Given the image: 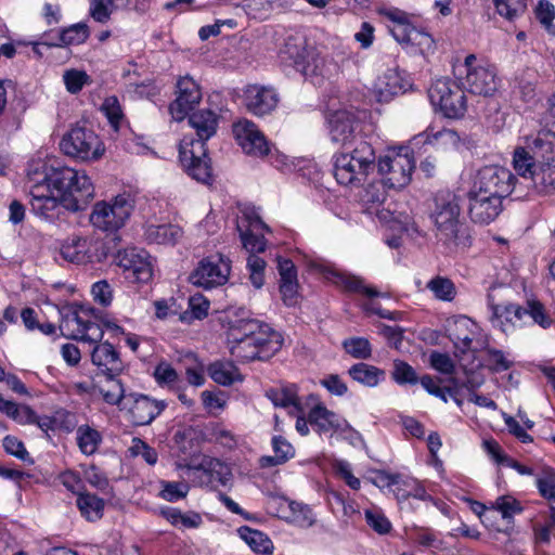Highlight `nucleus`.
I'll return each instance as SVG.
<instances>
[{
  "instance_id": "6",
  "label": "nucleus",
  "mask_w": 555,
  "mask_h": 555,
  "mask_svg": "<svg viewBox=\"0 0 555 555\" xmlns=\"http://www.w3.org/2000/svg\"><path fill=\"white\" fill-rule=\"evenodd\" d=\"M133 208L134 201L130 194H118L112 202L95 203L90 215V222L101 231L113 233L125 225Z\"/></svg>"
},
{
  "instance_id": "40",
  "label": "nucleus",
  "mask_w": 555,
  "mask_h": 555,
  "mask_svg": "<svg viewBox=\"0 0 555 555\" xmlns=\"http://www.w3.org/2000/svg\"><path fill=\"white\" fill-rule=\"evenodd\" d=\"M267 397L275 406H294L296 410H299V399L297 396V387L295 385L271 388L267 391Z\"/></svg>"
},
{
  "instance_id": "12",
  "label": "nucleus",
  "mask_w": 555,
  "mask_h": 555,
  "mask_svg": "<svg viewBox=\"0 0 555 555\" xmlns=\"http://www.w3.org/2000/svg\"><path fill=\"white\" fill-rule=\"evenodd\" d=\"M414 168V158L408 153L386 155L377 162V171L384 177V184L391 189H401L409 184Z\"/></svg>"
},
{
  "instance_id": "57",
  "label": "nucleus",
  "mask_w": 555,
  "mask_h": 555,
  "mask_svg": "<svg viewBox=\"0 0 555 555\" xmlns=\"http://www.w3.org/2000/svg\"><path fill=\"white\" fill-rule=\"evenodd\" d=\"M63 80L66 90L69 93L76 94L89 82L90 77L82 70L69 69L64 73Z\"/></svg>"
},
{
  "instance_id": "16",
  "label": "nucleus",
  "mask_w": 555,
  "mask_h": 555,
  "mask_svg": "<svg viewBox=\"0 0 555 555\" xmlns=\"http://www.w3.org/2000/svg\"><path fill=\"white\" fill-rule=\"evenodd\" d=\"M280 102L276 90L270 86L248 85L243 90V104L247 112L263 117L270 115Z\"/></svg>"
},
{
  "instance_id": "64",
  "label": "nucleus",
  "mask_w": 555,
  "mask_h": 555,
  "mask_svg": "<svg viewBox=\"0 0 555 555\" xmlns=\"http://www.w3.org/2000/svg\"><path fill=\"white\" fill-rule=\"evenodd\" d=\"M366 524L379 534L388 533L391 529L390 521L379 512L365 511Z\"/></svg>"
},
{
  "instance_id": "13",
  "label": "nucleus",
  "mask_w": 555,
  "mask_h": 555,
  "mask_svg": "<svg viewBox=\"0 0 555 555\" xmlns=\"http://www.w3.org/2000/svg\"><path fill=\"white\" fill-rule=\"evenodd\" d=\"M60 328L64 336L90 344L99 343L104 336L100 324L92 321L87 313L70 311L61 322Z\"/></svg>"
},
{
  "instance_id": "28",
  "label": "nucleus",
  "mask_w": 555,
  "mask_h": 555,
  "mask_svg": "<svg viewBox=\"0 0 555 555\" xmlns=\"http://www.w3.org/2000/svg\"><path fill=\"white\" fill-rule=\"evenodd\" d=\"M183 231L177 224H147L144 229V238L150 244H176Z\"/></svg>"
},
{
  "instance_id": "41",
  "label": "nucleus",
  "mask_w": 555,
  "mask_h": 555,
  "mask_svg": "<svg viewBox=\"0 0 555 555\" xmlns=\"http://www.w3.org/2000/svg\"><path fill=\"white\" fill-rule=\"evenodd\" d=\"M535 155L527 147H516L513 154L514 169L524 178H531V173L538 167L534 162Z\"/></svg>"
},
{
  "instance_id": "15",
  "label": "nucleus",
  "mask_w": 555,
  "mask_h": 555,
  "mask_svg": "<svg viewBox=\"0 0 555 555\" xmlns=\"http://www.w3.org/2000/svg\"><path fill=\"white\" fill-rule=\"evenodd\" d=\"M479 333L480 328L477 323L465 315L453 317L446 322V334L454 345L456 357L468 351H476L473 341Z\"/></svg>"
},
{
  "instance_id": "14",
  "label": "nucleus",
  "mask_w": 555,
  "mask_h": 555,
  "mask_svg": "<svg viewBox=\"0 0 555 555\" xmlns=\"http://www.w3.org/2000/svg\"><path fill=\"white\" fill-rule=\"evenodd\" d=\"M115 261L124 270L126 279L138 283H147L152 280L153 259L145 250L131 248L118 251Z\"/></svg>"
},
{
  "instance_id": "32",
  "label": "nucleus",
  "mask_w": 555,
  "mask_h": 555,
  "mask_svg": "<svg viewBox=\"0 0 555 555\" xmlns=\"http://www.w3.org/2000/svg\"><path fill=\"white\" fill-rule=\"evenodd\" d=\"M210 378L222 386H231L235 382L243 380L240 370L231 360L210 363Z\"/></svg>"
},
{
  "instance_id": "33",
  "label": "nucleus",
  "mask_w": 555,
  "mask_h": 555,
  "mask_svg": "<svg viewBox=\"0 0 555 555\" xmlns=\"http://www.w3.org/2000/svg\"><path fill=\"white\" fill-rule=\"evenodd\" d=\"M346 153L367 176L377 168L375 151L371 143L364 140L358 141L356 146Z\"/></svg>"
},
{
  "instance_id": "39",
  "label": "nucleus",
  "mask_w": 555,
  "mask_h": 555,
  "mask_svg": "<svg viewBox=\"0 0 555 555\" xmlns=\"http://www.w3.org/2000/svg\"><path fill=\"white\" fill-rule=\"evenodd\" d=\"M77 507L88 520H98L103 516L104 501L94 494L83 492L77 498Z\"/></svg>"
},
{
  "instance_id": "49",
  "label": "nucleus",
  "mask_w": 555,
  "mask_h": 555,
  "mask_svg": "<svg viewBox=\"0 0 555 555\" xmlns=\"http://www.w3.org/2000/svg\"><path fill=\"white\" fill-rule=\"evenodd\" d=\"M160 491L158 496L168 502H177L184 499L189 493V485L183 481H159Z\"/></svg>"
},
{
  "instance_id": "8",
  "label": "nucleus",
  "mask_w": 555,
  "mask_h": 555,
  "mask_svg": "<svg viewBox=\"0 0 555 555\" xmlns=\"http://www.w3.org/2000/svg\"><path fill=\"white\" fill-rule=\"evenodd\" d=\"M515 180V176L505 167L485 166L476 172L469 191L504 199L512 193Z\"/></svg>"
},
{
  "instance_id": "54",
  "label": "nucleus",
  "mask_w": 555,
  "mask_h": 555,
  "mask_svg": "<svg viewBox=\"0 0 555 555\" xmlns=\"http://www.w3.org/2000/svg\"><path fill=\"white\" fill-rule=\"evenodd\" d=\"M249 280L255 288H261L264 284L266 261L257 255H249L247 258Z\"/></svg>"
},
{
  "instance_id": "51",
  "label": "nucleus",
  "mask_w": 555,
  "mask_h": 555,
  "mask_svg": "<svg viewBox=\"0 0 555 555\" xmlns=\"http://www.w3.org/2000/svg\"><path fill=\"white\" fill-rule=\"evenodd\" d=\"M486 365L491 372L499 373L509 370L513 361L500 349L486 348Z\"/></svg>"
},
{
  "instance_id": "52",
  "label": "nucleus",
  "mask_w": 555,
  "mask_h": 555,
  "mask_svg": "<svg viewBox=\"0 0 555 555\" xmlns=\"http://www.w3.org/2000/svg\"><path fill=\"white\" fill-rule=\"evenodd\" d=\"M535 18L544 26L550 35H555V26L552 24L555 17V8L547 0H540L535 10Z\"/></svg>"
},
{
  "instance_id": "7",
  "label": "nucleus",
  "mask_w": 555,
  "mask_h": 555,
  "mask_svg": "<svg viewBox=\"0 0 555 555\" xmlns=\"http://www.w3.org/2000/svg\"><path fill=\"white\" fill-rule=\"evenodd\" d=\"M282 61H289L304 75H327L325 60L315 48L308 44L306 37H287L280 50Z\"/></svg>"
},
{
  "instance_id": "56",
  "label": "nucleus",
  "mask_w": 555,
  "mask_h": 555,
  "mask_svg": "<svg viewBox=\"0 0 555 555\" xmlns=\"http://www.w3.org/2000/svg\"><path fill=\"white\" fill-rule=\"evenodd\" d=\"M102 111L107 117L109 124L115 130H117L124 119L122 109L118 99L116 96L106 98L102 104Z\"/></svg>"
},
{
  "instance_id": "17",
  "label": "nucleus",
  "mask_w": 555,
  "mask_h": 555,
  "mask_svg": "<svg viewBox=\"0 0 555 555\" xmlns=\"http://www.w3.org/2000/svg\"><path fill=\"white\" fill-rule=\"evenodd\" d=\"M201 100L202 92L196 81L189 76L180 78L177 82V98L169 105L172 119L182 121Z\"/></svg>"
},
{
  "instance_id": "62",
  "label": "nucleus",
  "mask_w": 555,
  "mask_h": 555,
  "mask_svg": "<svg viewBox=\"0 0 555 555\" xmlns=\"http://www.w3.org/2000/svg\"><path fill=\"white\" fill-rule=\"evenodd\" d=\"M527 315L543 328L550 327L552 320L546 315L543 305L540 301L530 300L526 307Z\"/></svg>"
},
{
  "instance_id": "1",
  "label": "nucleus",
  "mask_w": 555,
  "mask_h": 555,
  "mask_svg": "<svg viewBox=\"0 0 555 555\" xmlns=\"http://www.w3.org/2000/svg\"><path fill=\"white\" fill-rule=\"evenodd\" d=\"M218 322L225 330L230 354L241 363L266 362L283 347V335L270 324L256 319L243 308H228L218 312Z\"/></svg>"
},
{
  "instance_id": "22",
  "label": "nucleus",
  "mask_w": 555,
  "mask_h": 555,
  "mask_svg": "<svg viewBox=\"0 0 555 555\" xmlns=\"http://www.w3.org/2000/svg\"><path fill=\"white\" fill-rule=\"evenodd\" d=\"M91 351V361L105 376L119 375L124 370V362L119 352L109 343H95Z\"/></svg>"
},
{
  "instance_id": "10",
  "label": "nucleus",
  "mask_w": 555,
  "mask_h": 555,
  "mask_svg": "<svg viewBox=\"0 0 555 555\" xmlns=\"http://www.w3.org/2000/svg\"><path fill=\"white\" fill-rule=\"evenodd\" d=\"M428 98L448 118L462 117L466 112V96L459 85L449 79H437L428 89Z\"/></svg>"
},
{
  "instance_id": "59",
  "label": "nucleus",
  "mask_w": 555,
  "mask_h": 555,
  "mask_svg": "<svg viewBox=\"0 0 555 555\" xmlns=\"http://www.w3.org/2000/svg\"><path fill=\"white\" fill-rule=\"evenodd\" d=\"M385 15L397 25L401 26V31L404 35H410L413 31H417L420 35H424L422 31L417 30V27L414 25L411 17L403 11L399 9H390L385 11Z\"/></svg>"
},
{
  "instance_id": "18",
  "label": "nucleus",
  "mask_w": 555,
  "mask_h": 555,
  "mask_svg": "<svg viewBox=\"0 0 555 555\" xmlns=\"http://www.w3.org/2000/svg\"><path fill=\"white\" fill-rule=\"evenodd\" d=\"M166 408L164 401H157L141 393H129L121 409L128 410L137 426L151 424Z\"/></svg>"
},
{
  "instance_id": "23",
  "label": "nucleus",
  "mask_w": 555,
  "mask_h": 555,
  "mask_svg": "<svg viewBox=\"0 0 555 555\" xmlns=\"http://www.w3.org/2000/svg\"><path fill=\"white\" fill-rule=\"evenodd\" d=\"M31 211L43 219L54 217V211L59 206L60 198L48 188V183H36L29 191Z\"/></svg>"
},
{
  "instance_id": "25",
  "label": "nucleus",
  "mask_w": 555,
  "mask_h": 555,
  "mask_svg": "<svg viewBox=\"0 0 555 555\" xmlns=\"http://www.w3.org/2000/svg\"><path fill=\"white\" fill-rule=\"evenodd\" d=\"M91 241L87 236H68L60 247L61 257L70 263L82 264L91 260Z\"/></svg>"
},
{
  "instance_id": "30",
  "label": "nucleus",
  "mask_w": 555,
  "mask_h": 555,
  "mask_svg": "<svg viewBox=\"0 0 555 555\" xmlns=\"http://www.w3.org/2000/svg\"><path fill=\"white\" fill-rule=\"evenodd\" d=\"M526 146L535 156L545 157L552 154L555 147V131L548 128L540 129L535 134L526 137Z\"/></svg>"
},
{
  "instance_id": "24",
  "label": "nucleus",
  "mask_w": 555,
  "mask_h": 555,
  "mask_svg": "<svg viewBox=\"0 0 555 555\" xmlns=\"http://www.w3.org/2000/svg\"><path fill=\"white\" fill-rule=\"evenodd\" d=\"M357 117L352 112L339 109L330 115L328 131L333 142L345 145L354 137Z\"/></svg>"
},
{
  "instance_id": "3",
  "label": "nucleus",
  "mask_w": 555,
  "mask_h": 555,
  "mask_svg": "<svg viewBox=\"0 0 555 555\" xmlns=\"http://www.w3.org/2000/svg\"><path fill=\"white\" fill-rule=\"evenodd\" d=\"M43 182L67 210H83L94 196V186L87 173L70 167H51Z\"/></svg>"
},
{
  "instance_id": "55",
  "label": "nucleus",
  "mask_w": 555,
  "mask_h": 555,
  "mask_svg": "<svg viewBox=\"0 0 555 555\" xmlns=\"http://www.w3.org/2000/svg\"><path fill=\"white\" fill-rule=\"evenodd\" d=\"M498 13L507 20L522 14L526 11V0H494Z\"/></svg>"
},
{
  "instance_id": "21",
  "label": "nucleus",
  "mask_w": 555,
  "mask_h": 555,
  "mask_svg": "<svg viewBox=\"0 0 555 555\" xmlns=\"http://www.w3.org/2000/svg\"><path fill=\"white\" fill-rule=\"evenodd\" d=\"M309 424L319 434L351 431L359 437V433L354 430L346 420L333 411L327 410L324 405L318 404L312 408L308 414Z\"/></svg>"
},
{
  "instance_id": "61",
  "label": "nucleus",
  "mask_w": 555,
  "mask_h": 555,
  "mask_svg": "<svg viewBox=\"0 0 555 555\" xmlns=\"http://www.w3.org/2000/svg\"><path fill=\"white\" fill-rule=\"evenodd\" d=\"M210 442L220 444L225 450H232L236 447L235 436L219 425L210 427Z\"/></svg>"
},
{
  "instance_id": "60",
  "label": "nucleus",
  "mask_w": 555,
  "mask_h": 555,
  "mask_svg": "<svg viewBox=\"0 0 555 555\" xmlns=\"http://www.w3.org/2000/svg\"><path fill=\"white\" fill-rule=\"evenodd\" d=\"M115 8L113 0H91L90 2V15L91 17L100 23H105Z\"/></svg>"
},
{
  "instance_id": "45",
  "label": "nucleus",
  "mask_w": 555,
  "mask_h": 555,
  "mask_svg": "<svg viewBox=\"0 0 555 555\" xmlns=\"http://www.w3.org/2000/svg\"><path fill=\"white\" fill-rule=\"evenodd\" d=\"M236 229L240 233L243 247L250 253V255H256V253H263L266 250L267 241L263 235L256 234V230L254 229H243L240 221L236 223Z\"/></svg>"
},
{
  "instance_id": "26",
  "label": "nucleus",
  "mask_w": 555,
  "mask_h": 555,
  "mask_svg": "<svg viewBox=\"0 0 555 555\" xmlns=\"http://www.w3.org/2000/svg\"><path fill=\"white\" fill-rule=\"evenodd\" d=\"M380 101H389L392 96L405 93L412 88L409 78L397 69H388L376 83Z\"/></svg>"
},
{
  "instance_id": "35",
  "label": "nucleus",
  "mask_w": 555,
  "mask_h": 555,
  "mask_svg": "<svg viewBox=\"0 0 555 555\" xmlns=\"http://www.w3.org/2000/svg\"><path fill=\"white\" fill-rule=\"evenodd\" d=\"M230 95V92L227 94L220 91L210 93V138L216 132L218 121L229 120L231 117V112L228 108Z\"/></svg>"
},
{
  "instance_id": "5",
  "label": "nucleus",
  "mask_w": 555,
  "mask_h": 555,
  "mask_svg": "<svg viewBox=\"0 0 555 555\" xmlns=\"http://www.w3.org/2000/svg\"><path fill=\"white\" fill-rule=\"evenodd\" d=\"M62 152L79 162L99 160L105 146L94 130L86 125L73 126L60 142Z\"/></svg>"
},
{
  "instance_id": "43",
  "label": "nucleus",
  "mask_w": 555,
  "mask_h": 555,
  "mask_svg": "<svg viewBox=\"0 0 555 555\" xmlns=\"http://www.w3.org/2000/svg\"><path fill=\"white\" fill-rule=\"evenodd\" d=\"M208 314V301L201 293L193 294L189 299V310L180 314L182 322H192L202 320Z\"/></svg>"
},
{
  "instance_id": "48",
  "label": "nucleus",
  "mask_w": 555,
  "mask_h": 555,
  "mask_svg": "<svg viewBox=\"0 0 555 555\" xmlns=\"http://www.w3.org/2000/svg\"><path fill=\"white\" fill-rule=\"evenodd\" d=\"M427 288L430 289L435 297L443 301H452L456 295L454 283L443 276H436L427 283Z\"/></svg>"
},
{
  "instance_id": "44",
  "label": "nucleus",
  "mask_w": 555,
  "mask_h": 555,
  "mask_svg": "<svg viewBox=\"0 0 555 555\" xmlns=\"http://www.w3.org/2000/svg\"><path fill=\"white\" fill-rule=\"evenodd\" d=\"M423 135H425V143L440 146H456L460 142L457 132L448 128L435 130V128L431 127L428 128Z\"/></svg>"
},
{
  "instance_id": "50",
  "label": "nucleus",
  "mask_w": 555,
  "mask_h": 555,
  "mask_svg": "<svg viewBox=\"0 0 555 555\" xmlns=\"http://www.w3.org/2000/svg\"><path fill=\"white\" fill-rule=\"evenodd\" d=\"M233 474L230 466L218 459H210V488L217 482L222 487H231Z\"/></svg>"
},
{
  "instance_id": "34",
  "label": "nucleus",
  "mask_w": 555,
  "mask_h": 555,
  "mask_svg": "<svg viewBox=\"0 0 555 555\" xmlns=\"http://www.w3.org/2000/svg\"><path fill=\"white\" fill-rule=\"evenodd\" d=\"M102 440L101 433L87 424L80 425L76 429L77 446L80 452L87 456L93 455L98 451Z\"/></svg>"
},
{
  "instance_id": "11",
  "label": "nucleus",
  "mask_w": 555,
  "mask_h": 555,
  "mask_svg": "<svg viewBox=\"0 0 555 555\" xmlns=\"http://www.w3.org/2000/svg\"><path fill=\"white\" fill-rule=\"evenodd\" d=\"M476 62L477 57L475 54H468L465 57V87L473 94L486 98L494 95L499 88V78L495 67L492 65L476 64Z\"/></svg>"
},
{
  "instance_id": "20",
  "label": "nucleus",
  "mask_w": 555,
  "mask_h": 555,
  "mask_svg": "<svg viewBox=\"0 0 555 555\" xmlns=\"http://www.w3.org/2000/svg\"><path fill=\"white\" fill-rule=\"evenodd\" d=\"M468 215L474 223L489 224L494 221L503 210V199L496 196L468 192Z\"/></svg>"
},
{
  "instance_id": "47",
  "label": "nucleus",
  "mask_w": 555,
  "mask_h": 555,
  "mask_svg": "<svg viewBox=\"0 0 555 555\" xmlns=\"http://www.w3.org/2000/svg\"><path fill=\"white\" fill-rule=\"evenodd\" d=\"M343 348L352 358L366 360L372 357V345L367 338L350 337L343 341Z\"/></svg>"
},
{
  "instance_id": "4",
  "label": "nucleus",
  "mask_w": 555,
  "mask_h": 555,
  "mask_svg": "<svg viewBox=\"0 0 555 555\" xmlns=\"http://www.w3.org/2000/svg\"><path fill=\"white\" fill-rule=\"evenodd\" d=\"M189 125L195 129L197 139L191 140L189 144L181 145L180 160L188 175L203 184L208 183V111L202 109L189 113Z\"/></svg>"
},
{
  "instance_id": "37",
  "label": "nucleus",
  "mask_w": 555,
  "mask_h": 555,
  "mask_svg": "<svg viewBox=\"0 0 555 555\" xmlns=\"http://www.w3.org/2000/svg\"><path fill=\"white\" fill-rule=\"evenodd\" d=\"M117 376H106L105 382L99 385V391L106 403L122 406L128 395L125 393L124 385Z\"/></svg>"
},
{
  "instance_id": "19",
  "label": "nucleus",
  "mask_w": 555,
  "mask_h": 555,
  "mask_svg": "<svg viewBox=\"0 0 555 555\" xmlns=\"http://www.w3.org/2000/svg\"><path fill=\"white\" fill-rule=\"evenodd\" d=\"M318 270L323 273L324 278L343 288L345 292L359 294L367 298L382 296V294L371 285H366L360 276L339 271L330 264H318Z\"/></svg>"
},
{
  "instance_id": "63",
  "label": "nucleus",
  "mask_w": 555,
  "mask_h": 555,
  "mask_svg": "<svg viewBox=\"0 0 555 555\" xmlns=\"http://www.w3.org/2000/svg\"><path fill=\"white\" fill-rule=\"evenodd\" d=\"M240 211L242 214V220L246 221V229L254 230H266L270 231V228L261 220L258 215L256 208L249 205H243L240 207Z\"/></svg>"
},
{
  "instance_id": "29",
  "label": "nucleus",
  "mask_w": 555,
  "mask_h": 555,
  "mask_svg": "<svg viewBox=\"0 0 555 555\" xmlns=\"http://www.w3.org/2000/svg\"><path fill=\"white\" fill-rule=\"evenodd\" d=\"M530 179L538 193H553L555 191V159L540 164L531 173Z\"/></svg>"
},
{
  "instance_id": "46",
  "label": "nucleus",
  "mask_w": 555,
  "mask_h": 555,
  "mask_svg": "<svg viewBox=\"0 0 555 555\" xmlns=\"http://www.w3.org/2000/svg\"><path fill=\"white\" fill-rule=\"evenodd\" d=\"M182 361L189 384L195 387L203 386L205 384L204 364L197 356L192 352L186 353Z\"/></svg>"
},
{
  "instance_id": "38",
  "label": "nucleus",
  "mask_w": 555,
  "mask_h": 555,
  "mask_svg": "<svg viewBox=\"0 0 555 555\" xmlns=\"http://www.w3.org/2000/svg\"><path fill=\"white\" fill-rule=\"evenodd\" d=\"M231 260L229 257L217 253L210 255V287L224 285L230 276Z\"/></svg>"
},
{
  "instance_id": "36",
  "label": "nucleus",
  "mask_w": 555,
  "mask_h": 555,
  "mask_svg": "<svg viewBox=\"0 0 555 555\" xmlns=\"http://www.w3.org/2000/svg\"><path fill=\"white\" fill-rule=\"evenodd\" d=\"M238 533L254 552L262 555L272 554L273 543L266 533L247 526H242Z\"/></svg>"
},
{
  "instance_id": "9",
  "label": "nucleus",
  "mask_w": 555,
  "mask_h": 555,
  "mask_svg": "<svg viewBox=\"0 0 555 555\" xmlns=\"http://www.w3.org/2000/svg\"><path fill=\"white\" fill-rule=\"evenodd\" d=\"M232 133L236 144L245 155L266 159L272 154L274 145L254 121L247 118H240L233 122Z\"/></svg>"
},
{
  "instance_id": "27",
  "label": "nucleus",
  "mask_w": 555,
  "mask_h": 555,
  "mask_svg": "<svg viewBox=\"0 0 555 555\" xmlns=\"http://www.w3.org/2000/svg\"><path fill=\"white\" fill-rule=\"evenodd\" d=\"M354 160H351L347 153L335 155L334 177L341 185H361L365 182L367 175L361 168H353Z\"/></svg>"
},
{
  "instance_id": "31",
  "label": "nucleus",
  "mask_w": 555,
  "mask_h": 555,
  "mask_svg": "<svg viewBox=\"0 0 555 555\" xmlns=\"http://www.w3.org/2000/svg\"><path fill=\"white\" fill-rule=\"evenodd\" d=\"M348 374L353 380L366 387H375L385 379L384 370L364 362L351 365Z\"/></svg>"
},
{
  "instance_id": "2",
  "label": "nucleus",
  "mask_w": 555,
  "mask_h": 555,
  "mask_svg": "<svg viewBox=\"0 0 555 555\" xmlns=\"http://www.w3.org/2000/svg\"><path fill=\"white\" fill-rule=\"evenodd\" d=\"M460 216L461 205L455 193L441 190L434 195L430 219L436 228V236L447 245L466 248L470 246L472 237Z\"/></svg>"
},
{
  "instance_id": "53",
  "label": "nucleus",
  "mask_w": 555,
  "mask_h": 555,
  "mask_svg": "<svg viewBox=\"0 0 555 555\" xmlns=\"http://www.w3.org/2000/svg\"><path fill=\"white\" fill-rule=\"evenodd\" d=\"M535 483L542 498L555 502V472L553 469H544L537 478Z\"/></svg>"
},
{
  "instance_id": "42",
  "label": "nucleus",
  "mask_w": 555,
  "mask_h": 555,
  "mask_svg": "<svg viewBox=\"0 0 555 555\" xmlns=\"http://www.w3.org/2000/svg\"><path fill=\"white\" fill-rule=\"evenodd\" d=\"M493 318L503 323V319L512 324L521 323L527 315L526 307L515 304L491 305Z\"/></svg>"
},
{
  "instance_id": "58",
  "label": "nucleus",
  "mask_w": 555,
  "mask_h": 555,
  "mask_svg": "<svg viewBox=\"0 0 555 555\" xmlns=\"http://www.w3.org/2000/svg\"><path fill=\"white\" fill-rule=\"evenodd\" d=\"M392 378L398 384L415 385L418 379L415 370L404 361L396 360L393 362Z\"/></svg>"
}]
</instances>
